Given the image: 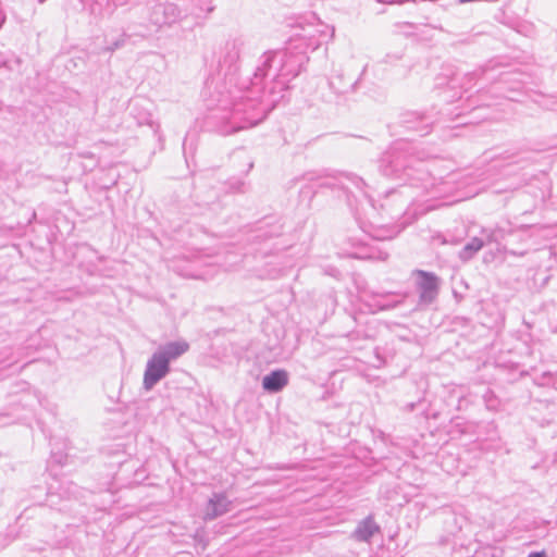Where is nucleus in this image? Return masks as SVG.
<instances>
[{
	"label": "nucleus",
	"mask_w": 557,
	"mask_h": 557,
	"mask_svg": "<svg viewBox=\"0 0 557 557\" xmlns=\"http://www.w3.org/2000/svg\"><path fill=\"white\" fill-rule=\"evenodd\" d=\"M296 33L284 51H270L253 74L250 86L218 91L215 117L223 125L224 135L256 126L284 97L289 82L298 76L308 61L307 52L314 51L322 41L334 36V28L314 14L295 26Z\"/></svg>",
	"instance_id": "nucleus-1"
},
{
	"label": "nucleus",
	"mask_w": 557,
	"mask_h": 557,
	"mask_svg": "<svg viewBox=\"0 0 557 557\" xmlns=\"http://www.w3.org/2000/svg\"><path fill=\"white\" fill-rule=\"evenodd\" d=\"M409 145L406 141L396 143L386 151L380 161V168L384 175L403 181H409L412 185L419 184L426 188L430 182L429 170L424 163L408 153Z\"/></svg>",
	"instance_id": "nucleus-2"
},
{
	"label": "nucleus",
	"mask_w": 557,
	"mask_h": 557,
	"mask_svg": "<svg viewBox=\"0 0 557 557\" xmlns=\"http://www.w3.org/2000/svg\"><path fill=\"white\" fill-rule=\"evenodd\" d=\"M188 348L189 345L185 341L170 342L160 346L146 363L144 388L151 391L170 373V363L184 355Z\"/></svg>",
	"instance_id": "nucleus-3"
},
{
	"label": "nucleus",
	"mask_w": 557,
	"mask_h": 557,
	"mask_svg": "<svg viewBox=\"0 0 557 557\" xmlns=\"http://www.w3.org/2000/svg\"><path fill=\"white\" fill-rule=\"evenodd\" d=\"M413 274L417 276V288L419 290L420 302L431 304L438 294V277L431 272L416 270Z\"/></svg>",
	"instance_id": "nucleus-4"
},
{
	"label": "nucleus",
	"mask_w": 557,
	"mask_h": 557,
	"mask_svg": "<svg viewBox=\"0 0 557 557\" xmlns=\"http://www.w3.org/2000/svg\"><path fill=\"white\" fill-rule=\"evenodd\" d=\"M232 509V502L223 493H214L208 500L203 519L213 520Z\"/></svg>",
	"instance_id": "nucleus-5"
},
{
	"label": "nucleus",
	"mask_w": 557,
	"mask_h": 557,
	"mask_svg": "<svg viewBox=\"0 0 557 557\" xmlns=\"http://www.w3.org/2000/svg\"><path fill=\"white\" fill-rule=\"evenodd\" d=\"M288 373L283 369L274 370L263 376L262 387L269 393L281 392L288 384Z\"/></svg>",
	"instance_id": "nucleus-6"
},
{
	"label": "nucleus",
	"mask_w": 557,
	"mask_h": 557,
	"mask_svg": "<svg viewBox=\"0 0 557 557\" xmlns=\"http://www.w3.org/2000/svg\"><path fill=\"white\" fill-rule=\"evenodd\" d=\"M380 532V527L374 521L372 516H368L361 522L352 533V537L357 541L369 542L371 537Z\"/></svg>",
	"instance_id": "nucleus-7"
},
{
	"label": "nucleus",
	"mask_w": 557,
	"mask_h": 557,
	"mask_svg": "<svg viewBox=\"0 0 557 557\" xmlns=\"http://www.w3.org/2000/svg\"><path fill=\"white\" fill-rule=\"evenodd\" d=\"M484 246V243L481 238L479 237H473L471 238L465 246L463 248L460 250L459 252V258L462 260V261H468L470 260L479 250L482 249V247Z\"/></svg>",
	"instance_id": "nucleus-8"
},
{
	"label": "nucleus",
	"mask_w": 557,
	"mask_h": 557,
	"mask_svg": "<svg viewBox=\"0 0 557 557\" xmlns=\"http://www.w3.org/2000/svg\"><path fill=\"white\" fill-rule=\"evenodd\" d=\"M225 49H226V53L223 57V60L221 62L227 66H232L233 64L236 63V61L239 58L238 48L236 47V45L234 42H232V44H227Z\"/></svg>",
	"instance_id": "nucleus-9"
},
{
	"label": "nucleus",
	"mask_w": 557,
	"mask_h": 557,
	"mask_svg": "<svg viewBox=\"0 0 557 557\" xmlns=\"http://www.w3.org/2000/svg\"><path fill=\"white\" fill-rule=\"evenodd\" d=\"M400 298L397 299V300H394L392 302H381V301H377V305L380 307L381 310H386V309H392V308H395L396 306L403 304L406 295H398Z\"/></svg>",
	"instance_id": "nucleus-10"
},
{
	"label": "nucleus",
	"mask_w": 557,
	"mask_h": 557,
	"mask_svg": "<svg viewBox=\"0 0 557 557\" xmlns=\"http://www.w3.org/2000/svg\"><path fill=\"white\" fill-rule=\"evenodd\" d=\"M528 557H545L544 552H533L528 555Z\"/></svg>",
	"instance_id": "nucleus-11"
},
{
	"label": "nucleus",
	"mask_w": 557,
	"mask_h": 557,
	"mask_svg": "<svg viewBox=\"0 0 557 557\" xmlns=\"http://www.w3.org/2000/svg\"><path fill=\"white\" fill-rule=\"evenodd\" d=\"M488 240L490 242L497 240V235L495 232H491V234L488 235Z\"/></svg>",
	"instance_id": "nucleus-12"
},
{
	"label": "nucleus",
	"mask_w": 557,
	"mask_h": 557,
	"mask_svg": "<svg viewBox=\"0 0 557 557\" xmlns=\"http://www.w3.org/2000/svg\"><path fill=\"white\" fill-rule=\"evenodd\" d=\"M387 253L386 252H380L377 257H375L376 259H380V260H386L387 259Z\"/></svg>",
	"instance_id": "nucleus-13"
},
{
	"label": "nucleus",
	"mask_w": 557,
	"mask_h": 557,
	"mask_svg": "<svg viewBox=\"0 0 557 557\" xmlns=\"http://www.w3.org/2000/svg\"><path fill=\"white\" fill-rule=\"evenodd\" d=\"M40 3L45 2L46 0H38Z\"/></svg>",
	"instance_id": "nucleus-14"
}]
</instances>
